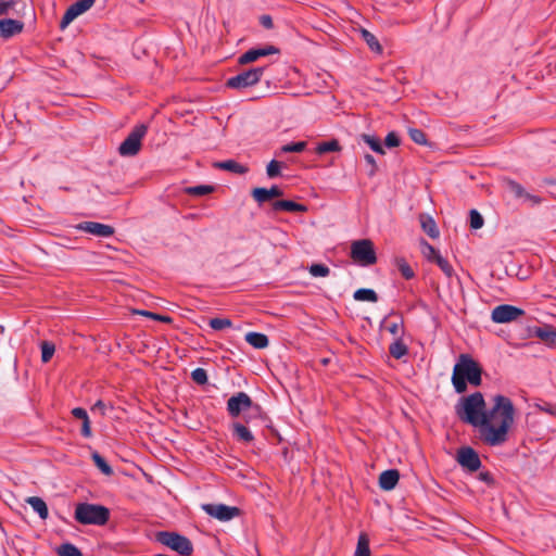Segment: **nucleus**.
Masks as SVG:
<instances>
[{"label":"nucleus","instance_id":"f257e3e1","mask_svg":"<svg viewBox=\"0 0 556 556\" xmlns=\"http://www.w3.org/2000/svg\"><path fill=\"white\" fill-rule=\"evenodd\" d=\"M493 402L488 409L483 394L477 391L462 396L455 405L459 420L477 428L479 440L492 447L508 441L515 418V406L509 397L496 394Z\"/></svg>","mask_w":556,"mask_h":556},{"label":"nucleus","instance_id":"f03ea898","mask_svg":"<svg viewBox=\"0 0 556 556\" xmlns=\"http://www.w3.org/2000/svg\"><path fill=\"white\" fill-rule=\"evenodd\" d=\"M483 367L468 353L459 354L451 377L456 393L464 394L468 384L480 387L482 384Z\"/></svg>","mask_w":556,"mask_h":556},{"label":"nucleus","instance_id":"7ed1b4c3","mask_svg":"<svg viewBox=\"0 0 556 556\" xmlns=\"http://www.w3.org/2000/svg\"><path fill=\"white\" fill-rule=\"evenodd\" d=\"M227 413L231 418L242 417L245 424H256L269 421L263 407L252 401L250 395L243 391L237 392L227 400Z\"/></svg>","mask_w":556,"mask_h":556},{"label":"nucleus","instance_id":"20e7f679","mask_svg":"<svg viewBox=\"0 0 556 556\" xmlns=\"http://www.w3.org/2000/svg\"><path fill=\"white\" fill-rule=\"evenodd\" d=\"M110 509L101 504L77 503L74 519L80 525L104 526L110 520Z\"/></svg>","mask_w":556,"mask_h":556},{"label":"nucleus","instance_id":"39448f33","mask_svg":"<svg viewBox=\"0 0 556 556\" xmlns=\"http://www.w3.org/2000/svg\"><path fill=\"white\" fill-rule=\"evenodd\" d=\"M155 542L175 551L180 556H190L193 553L192 542L185 535L174 531H157Z\"/></svg>","mask_w":556,"mask_h":556},{"label":"nucleus","instance_id":"423d86ee","mask_svg":"<svg viewBox=\"0 0 556 556\" xmlns=\"http://www.w3.org/2000/svg\"><path fill=\"white\" fill-rule=\"evenodd\" d=\"M350 260L356 265L368 267L377 263L374 242L370 239L355 240L350 244Z\"/></svg>","mask_w":556,"mask_h":556},{"label":"nucleus","instance_id":"0eeeda50","mask_svg":"<svg viewBox=\"0 0 556 556\" xmlns=\"http://www.w3.org/2000/svg\"><path fill=\"white\" fill-rule=\"evenodd\" d=\"M266 66H257L249 70H244L239 74L229 77L225 86L233 90H243L258 84L266 71Z\"/></svg>","mask_w":556,"mask_h":556},{"label":"nucleus","instance_id":"6e6552de","mask_svg":"<svg viewBox=\"0 0 556 556\" xmlns=\"http://www.w3.org/2000/svg\"><path fill=\"white\" fill-rule=\"evenodd\" d=\"M148 127L144 124L136 125L125 140L118 147V153L122 156H135L142 147V139L146 136Z\"/></svg>","mask_w":556,"mask_h":556},{"label":"nucleus","instance_id":"1a4fd4ad","mask_svg":"<svg viewBox=\"0 0 556 556\" xmlns=\"http://www.w3.org/2000/svg\"><path fill=\"white\" fill-rule=\"evenodd\" d=\"M455 460L460 466L463 471L468 475L479 471L482 467L479 453L469 445H464L457 448Z\"/></svg>","mask_w":556,"mask_h":556},{"label":"nucleus","instance_id":"9d476101","mask_svg":"<svg viewBox=\"0 0 556 556\" xmlns=\"http://www.w3.org/2000/svg\"><path fill=\"white\" fill-rule=\"evenodd\" d=\"M526 315L525 309L510 305L500 304L491 312V319L495 324H508Z\"/></svg>","mask_w":556,"mask_h":556},{"label":"nucleus","instance_id":"9b49d317","mask_svg":"<svg viewBox=\"0 0 556 556\" xmlns=\"http://www.w3.org/2000/svg\"><path fill=\"white\" fill-rule=\"evenodd\" d=\"M202 509L211 517L219 521H229L241 515V509L237 506L226 504H203Z\"/></svg>","mask_w":556,"mask_h":556},{"label":"nucleus","instance_id":"f8f14e48","mask_svg":"<svg viewBox=\"0 0 556 556\" xmlns=\"http://www.w3.org/2000/svg\"><path fill=\"white\" fill-rule=\"evenodd\" d=\"M529 338L540 339L546 346L556 348V327L544 324L542 326H529L527 328Z\"/></svg>","mask_w":556,"mask_h":556},{"label":"nucleus","instance_id":"ddd939ff","mask_svg":"<svg viewBox=\"0 0 556 556\" xmlns=\"http://www.w3.org/2000/svg\"><path fill=\"white\" fill-rule=\"evenodd\" d=\"M263 425L261 421L256 424H245L243 419L241 421H233L230 426L232 438L237 442L249 444L254 441V435L251 428Z\"/></svg>","mask_w":556,"mask_h":556},{"label":"nucleus","instance_id":"4468645a","mask_svg":"<svg viewBox=\"0 0 556 556\" xmlns=\"http://www.w3.org/2000/svg\"><path fill=\"white\" fill-rule=\"evenodd\" d=\"M280 50L271 45H267L262 48H252L238 58L239 65H247L257 61L260 58L267 56L270 54H278Z\"/></svg>","mask_w":556,"mask_h":556},{"label":"nucleus","instance_id":"2eb2a0df","mask_svg":"<svg viewBox=\"0 0 556 556\" xmlns=\"http://www.w3.org/2000/svg\"><path fill=\"white\" fill-rule=\"evenodd\" d=\"M350 31L358 33L361 35L362 39L367 43V46L369 47V49L372 52H375L377 54L382 53V51H383L382 46L380 45V42L376 38V36L374 34H371L369 30L359 26L354 21V18L352 17L351 14H350Z\"/></svg>","mask_w":556,"mask_h":556},{"label":"nucleus","instance_id":"dca6fc26","mask_svg":"<svg viewBox=\"0 0 556 556\" xmlns=\"http://www.w3.org/2000/svg\"><path fill=\"white\" fill-rule=\"evenodd\" d=\"M76 229L102 238L111 237L115 232L112 226L97 222H81L76 226Z\"/></svg>","mask_w":556,"mask_h":556},{"label":"nucleus","instance_id":"f3484780","mask_svg":"<svg viewBox=\"0 0 556 556\" xmlns=\"http://www.w3.org/2000/svg\"><path fill=\"white\" fill-rule=\"evenodd\" d=\"M25 24L20 20L2 18L0 20V38L9 39L24 30Z\"/></svg>","mask_w":556,"mask_h":556},{"label":"nucleus","instance_id":"a211bd4d","mask_svg":"<svg viewBox=\"0 0 556 556\" xmlns=\"http://www.w3.org/2000/svg\"><path fill=\"white\" fill-rule=\"evenodd\" d=\"M400 481V471L395 468L383 470L378 478V485L383 491H392Z\"/></svg>","mask_w":556,"mask_h":556},{"label":"nucleus","instance_id":"6ab92c4d","mask_svg":"<svg viewBox=\"0 0 556 556\" xmlns=\"http://www.w3.org/2000/svg\"><path fill=\"white\" fill-rule=\"evenodd\" d=\"M307 206L292 200H276L271 202V211L273 212H290V213H305L307 212Z\"/></svg>","mask_w":556,"mask_h":556},{"label":"nucleus","instance_id":"aec40b11","mask_svg":"<svg viewBox=\"0 0 556 556\" xmlns=\"http://www.w3.org/2000/svg\"><path fill=\"white\" fill-rule=\"evenodd\" d=\"M419 220H420V225H421V229L431 238V239H437L439 238L440 236V230L435 224V220L433 219L432 216L428 215V214H420L419 215Z\"/></svg>","mask_w":556,"mask_h":556},{"label":"nucleus","instance_id":"412c9836","mask_svg":"<svg viewBox=\"0 0 556 556\" xmlns=\"http://www.w3.org/2000/svg\"><path fill=\"white\" fill-rule=\"evenodd\" d=\"M213 167L217 169L228 170L235 174H247L249 168L235 160H226L213 163Z\"/></svg>","mask_w":556,"mask_h":556},{"label":"nucleus","instance_id":"4be33fe9","mask_svg":"<svg viewBox=\"0 0 556 556\" xmlns=\"http://www.w3.org/2000/svg\"><path fill=\"white\" fill-rule=\"evenodd\" d=\"M245 341L254 349H266L269 344V339L262 332L251 331L245 334Z\"/></svg>","mask_w":556,"mask_h":556},{"label":"nucleus","instance_id":"5701e85b","mask_svg":"<svg viewBox=\"0 0 556 556\" xmlns=\"http://www.w3.org/2000/svg\"><path fill=\"white\" fill-rule=\"evenodd\" d=\"M26 503L39 515V517L46 520L49 516V510L46 502L39 496H29L26 498Z\"/></svg>","mask_w":556,"mask_h":556},{"label":"nucleus","instance_id":"b1692460","mask_svg":"<svg viewBox=\"0 0 556 556\" xmlns=\"http://www.w3.org/2000/svg\"><path fill=\"white\" fill-rule=\"evenodd\" d=\"M369 543V535L366 532H361L353 556H371Z\"/></svg>","mask_w":556,"mask_h":556},{"label":"nucleus","instance_id":"393cba45","mask_svg":"<svg viewBox=\"0 0 556 556\" xmlns=\"http://www.w3.org/2000/svg\"><path fill=\"white\" fill-rule=\"evenodd\" d=\"M355 301L376 303L379 300L377 292L369 288H359L353 293Z\"/></svg>","mask_w":556,"mask_h":556},{"label":"nucleus","instance_id":"a878e982","mask_svg":"<svg viewBox=\"0 0 556 556\" xmlns=\"http://www.w3.org/2000/svg\"><path fill=\"white\" fill-rule=\"evenodd\" d=\"M342 151V147L337 139H332L329 141L319 142L315 148L316 154H326L328 152H340Z\"/></svg>","mask_w":556,"mask_h":556},{"label":"nucleus","instance_id":"bb28decb","mask_svg":"<svg viewBox=\"0 0 556 556\" xmlns=\"http://www.w3.org/2000/svg\"><path fill=\"white\" fill-rule=\"evenodd\" d=\"M389 353L395 359H400L403 356L408 354V348L403 342L402 338L399 337L394 342H392L389 346Z\"/></svg>","mask_w":556,"mask_h":556},{"label":"nucleus","instance_id":"cd10ccee","mask_svg":"<svg viewBox=\"0 0 556 556\" xmlns=\"http://www.w3.org/2000/svg\"><path fill=\"white\" fill-rule=\"evenodd\" d=\"M361 139L366 142L374 152L382 155L386 153L380 138L372 135L362 134Z\"/></svg>","mask_w":556,"mask_h":556},{"label":"nucleus","instance_id":"c85d7f7f","mask_svg":"<svg viewBox=\"0 0 556 556\" xmlns=\"http://www.w3.org/2000/svg\"><path fill=\"white\" fill-rule=\"evenodd\" d=\"M91 458L96 465V467L105 476H112L114 473L113 468L109 465L103 456H101L98 452H93L91 454Z\"/></svg>","mask_w":556,"mask_h":556},{"label":"nucleus","instance_id":"c756f323","mask_svg":"<svg viewBox=\"0 0 556 556\" xmlns=\"http://www.w3.org/2000/svg\"><path fill=\"white\" fill-rule=\"evenodd\" d=\"M251 195L258 203V205H263L264 203L273 200L269 189L264 187H256L252 189Z\"/></svg>","mask_w":556,"mask_h":556},{"label":"nucleus","instance_id":"7c9ffc66","mask_svg":"<svg viewBox=\"0 0 556 556\" xmlns=\"http://www.w3.org/2000/svg\"><path fill=\"white\" fill-rule=\"evenodd\" d=\"M420 248H421V253L424 254L426 260L430 263H433L434 260L437 258V256L441 255L440 252L424 238H421V240H420Z\"/></svg>","mask_w":556,"mask_h":556},{"label":"nucleus","instance_id":"2f4dec72","mask_svg":"<svg viewBox=\"0 0 556 556\" xmlns=\"http://www.w3.org/2000/svg\"><path fill=\"white\" fill-rule=\"evenodd\" d=\"M503 185L507 190H509L516 198H523L525 194H527V191L525 188L517 182L516 180H513L510 178H504Z\"/></svg>","mask_w":556,"mask_h":556},{"label":"nucleus","instance_id":"473e14b6","mask_svg":"<svg viewBox=\"0 0 556 556\" xmlns=\"http://www.w3.org/2000/svg\"><path fill=\"white\" fill-rule=\"evenodd\" d=\"M395 265L400 270L401 275L406 279L410 280L415 277V273L404 257H396Z\"/></svg>","mask_w":556,"mask_h":556},{"label":"nucleus","instance_id":"72a5a7b5","mask_svg":"<svg viewBox=\"0 0 556 556\" xmlns=\"http://www.w3.org/2000/svg\"><path fill=\"white\" fill-rule=\"evenodd\" d=\"M56 553L59 556H84L81 551L76 545L68 542L61 544L58 547Z\"/></svg>","mask_w":556,"mask_h":556},{"label":"nucleus","instance_id":"f704fd0d","mask_svg":"<svg viewBox=\"0 0 556 556\" xmlns=\"http://www.w3.org/2000/svg\"><path fill=\"white\" fill-rule=\"evenodd\" d=\"M94 4V0H77L68 8L74 12L76 16L88 11Z\"/></svg>","mask_w":556,"mask_h":556},{"label":"nucleus","instance_id":"c9c22d12","mask_svg":"<svg viewBox=\"0 0 556 556\" xmlns=\"http://www.w3.org/2000/svg\"><path fill=\"white\" fill-rule=\"evenodd\" d=\"M214 191V187L210 185H199L194 187H187L185 192L190 195L202 197L210 194Z\"/></svg>","mask_w":556,"mask_h":556},{"label":"nucleus","instance_id":"e433bc0d","mask_svg":"<svg viewBox=\"0 0 556 556\" xmlns=\"http://www.w3.org/2000/svg\"><path fill=\"white\" fill-rule=\"evenodd\" d=\"M307 143L305 141H298L285 144L280 148V152L277 155L282 153H301L306 149Z\"/></svg>","mask_w":556,"mask_h":556},{"label":"nucleus","instance_id":"4c0bfd02","mask_svg":"<svg viewBox=\"0 0 556 556\" xmlns=\"http://www.w3.org/2000/svg\"><path fill=\"white\" fill-rule=\"evenodd\" d=\"M40 349H41V362L45 364L50 362L55 352L54 343H52L50 341H42L40 343Z\"/></svg>","mask_w":556,"mask_h":556},{"label":"nucleus","instance_id":"58836bf2","mask_svg":"<svg viewBox=\"0 0 556 556\" xmlns=\"http://www.w3.org/2000/svg\"><path fill=\"white\" fill-rule=\"evenodd\" d=\"M409 138L417 144L427 146V135L422 129L418 128H409L408 130Z\"/></svg>","mask_w":556,"mask_h":556},{"label":"nucleus","instance_id":"ea45409f","mask_svg":"<svg viewBox=\"0 0 556 556\" xmlns=\"http://www.w3.org/2000/svg\"><path fill=\"white\" fill-rule=\"evenodd\" d=\"M484 219L482 215L475 208L469 211V226L473 230L482 228Z\"/></svg>","mask_w":556,"mask_h":556},{"label":"nucleus","instance_id":"a19ab883","mask_svg":"<svg viewBox=\"0 0 556 556\" xmlns=\"http://www.w3.org/2000/svg\"><path fill=\"white\" fill-rule=\"evenodd\" d=\"M208 325L212 329L219 331L232 326V321L229 318H211Z\"/></svg>","mask_w":556,"mask_h":556},{"label":"nucleus","instance_id":"79ce46f5","mask_svg":"<svg viewBox=\"0 0 556 556\" xmlns=\"http://www.w3.org/2000/svg\"><path fill=\"white\" fill-rule=\"evenodd\" d=\"M433 263H435L440 267V269L444 273V275L447 278H451L454 275L453 266L442 255L437 256Z\"/></svg>","mask_w":556,"mask_h":556},{"label":"nucleus","instance_id":"37998d69","mask_svg":"<svg viewBox=\"0 0 556 556\" xmlns=\"http://www.w3.org/2000/svg\"><path fill=\"white\" fill-rule=\"evenodd\" d=\"M191 379L199 386H204L207 383V372L205 369L198 367L191 372Z\"/></svg>","mask_w":556,"mask_h":556},{"label":"nucleus","instance_id":"c03bdc74","mask_svg":"<svg viewBox=\"0 0 556 556\" xmlns=\"http://www.w3.org/2000/svg\"><path fill=\"white\" fill-rule=\"evenodd\" d=\"M136 313L164 324H170L173 321V318L168 315H160L150 311H136Z\"/></svg>","mask_w":556,"mask_h":556},{"label":"nucleus","instance_id":"a18cd8bd","mask_svg":"<svg viewBox=\"0 0 556 556\" xmlns=\"http://www.w3.org/2000/svg\"><path fill=\"white\" fill-rule=\"evenodd\" d=\"M281 163L277 160H271L266 167V174L269 178L280 176Z\"/></svg>","mask_w":556,"mask_h":556},{"label":"nucleus","instance_id":"49530a36","mask_svg":"<svg viewBox=\"0 0 556 556\" xmlns=\"http://www.w3.org/2000/svg\"><path fill=\"white\" fill-rule=\"evenodd\" d=\"M401 144V138L395 131H390L384 138V146L389 149L397 148Z\"/></svg>","mask_w":556,"mask_h":556},{"label":"nucleus","instance_id":"de8ad7c7","mask_svg":"<svg viewBox=\"0 0 556 556\" xmlns=\"http://www.w3.org/2000/svg\"><path fill=\"white\" fill-rule=\"evenodd\" d=\"M535 406L541 412H544L553 417H556V404L541 400L540 403L535 404Z\"/></svg>","mask_w":556,"mask_h":556},{"label":"nucleus","instance_id":"09e8293b","mask_svg":"<svg viewBox=\"0 0 556 556\" xmlns=\"http://www.w3.org/2000/svg\"><path fill=\"white\" fill-rule=\"evenodd\" d=\"M309 273L314 277H326L329 274V268L324 264H313L309 267Z\"/></svg>","mask_w":556,"mask_h":556},{"label":"nucleus","instance_id":"8fccbe9b","mask_svg":"<svg viewBox=\"0 0 556 556\" xmlns=\"http://www.w3.org/2000/svg\"><path fill=\"white\" fill-rule=\"evenodd\" d=\"M477 478L478 480L484 482L490 488H494L496 485V481L493 475L488 470L480 471Z\"/></svg>","mask_w":556,"mask_h":556},{"label":"nucleus","instance_id":"3c124183","mask_svg":"<svg viewBox=\"0 0 556 556\" xmlns=\"http://www.w3.org/2000/svg\"><path fill=\"white\" fill-rule=\"evenodd\" d=\"M76 17L77 16L74 14V12L70 8H67L60 21V28H66Z\"/></svg>","mask_w":556,"mask_h":556},{"label":"nucleus","instance_id":"603ef678","mask_svg":"<svg viewBox=\"0 0 556 556\" xmlns=\"http://www.w3.org/2000/svg\"><path fill=\"white\" fill-rule=\"evenodd\" d=\"M364 160L369 167L367 170V174L369 177H372L377 173V169H378L376 160L371 154H368V153L365 154Z\"/></svg>","mask_w":556,"mask_h":556},{"label":"nucleus","instance_id":"864d4df0","mask_svg":"<svg viewBox=\"0 0 556 556\" xmlns=\"http://www.w3.org/2000/svg\"><path fill=\"white\" fill-rule=\"evenodd\" d=\"M403 325V319L401 318V320L397 323V321H391V323H388L386 325V329L391 333L393 334L394 337H401L400 336V327Z\"/></svg>","mask_w":556,"mask_h":556},{"label":"nucleus","instance_id":"5fc2aeb1","mask_svg":"<svg viewBox=\"0 0 556 556\" xmlns=\"http://www.w3.org/2000/svg\"><path fill=\"white\" fill-rule=\"evenodd\" d=\"M72 415L77 418V419H80L81 421H85V420H89V416H88V413L85 408L83 407H75L72 409Z\"/></svg>","mask_w":556,"mask_h":556},{"label":"nucleus","instance_id":"6e6d98bb","mask_svg":"<svg viewBox=\"0 0 556 556\" xmlns=\"http://www.w3.org/2000/svg\"><path fill=\"white\" fill-rule=\"evenodd\" d=\"M15 4V0H0V16L9 13Z\"/></svg>","mask_w":556,"mask_h":556},{"label":"nucleus","instance_id":"4d7b16f0","mask_svg":"<svg viewBox=\"0 0 556 556\" xmlns=\"http://www.w3.org/2000/svg\"><path fill=\"white\" fill-rule=\"evenodd\" d=\"M260 23L266 29H271L274 27L273 18L268 14H264L260 17Z\"/></svg>","mask_w":556,"mask_h":556},{"label":"nucleus","instance_id":"13d9d810","mask_svg":"<svg viewBox=\"0 0 556 556\" xmlns=\"http://www.w3.org/2000/svg\"><path fill=\"white\" fill-rule=\"evenodd\" d=\"M80 434L84 438H90L92 435L90 420L83 421L81 429H80Z\"/></svg>","mask_w":556,"mask_h":556},{"label":"nucleus","instance_id":"bf43d9fd","mask_svg":"<svg viewBox=\"0 0 556 556\" xmlns=\"http://www.w3.org/2000/svg\"><path fill=\"white\" fill-rule=\"evenodd\" d=\"M268 189L270 191V194H271L273 199L281 198L285 194L283 190L279 186H277V185H273Z\"/></svg>","mask_w":556,"mask_h":556},{"label":"nucleus","instance_id":"052dcab7","mask_svg":"<svg viewBox=\"0 0 556 556\" xmlns=\"http://www.w3.org/2000/svg\"><path fill=\"white\" fill-rule=\"evenodd\" d=\"M92 410L99 409L102 415H105V404L103 401L99 400L91 408Z\"/></svg>","mask_w":556,"mask_h":556},{"label":"nucleus","instance_id":"680f3d73","mask_svg":"<svg viewBox=\"0 0 556 556\" xmlns=\"http://www.w3.org/2000/svg\"><path fill=\"white\" fill-rule=\"evenodd\" d=\"M527 200L533 202L534 204H540L542 202V199L538 195H533V194H530L527 192V194H525V197Z\"/></svg>","mask_w":556,"mask_h":556},{"label":"nucleus","instance_id":"e2e57ef3","mask_svg":"<svg viewBox=\"0 0 556 556\" xmlns=\"http://www.w3.org/2000/svg\"><path fill=\"white\" fill-rule=\"evenodd\" d=\"M543 182L546 184V185H556V179H554V178H544Z\"/></svg>","mask_w":556,"mask_h":556},{"label":"nucleus","instance_id":"0e129e2a","mask_svg":"<svg viewBox=\"0 0 556 556\" xmlns=\"http://www.w3.org/2000/svg\"><path fill=\"white\" fill-rule=\"evenodd\" d=\"M350 345H355L356 349H358V344L354 342L351 338L349 339Z\"/></svg>","mask_w":556,"mask_h":556},{"label":"nucleus","instance_id":"69168bd1","mask_svg":"<svg viewBox=\"0 0 556 556\" xmlns=\"http://www.w3.org/2000/svg\"><path fill=\"white\" fill-rule=\"evenodd\" d=\"M320 363H321L323 365H327V364L329 363V359H328V358H323V359L320 361Z\"/></svg>","mask_w":556,"mask_h":556},{"label":"nucleus","instance_id":"338daca9","mask_svg":"<svg viewBox=\"0 0 556 556\" xmlns=\"http://www.w3.org/2000/svg\"><path fill=\"white\" fill-rule=\"evenodd\" d=\"M353 15H355V16H359V13H358L357 11H354V12H353Z\"/></svg>","mask_w":556,"mask_h":556}]
</instances>
